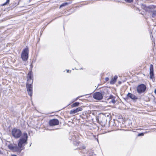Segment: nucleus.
<instances>
[{"instance_id":"27","label":"nucleus","mask_w":156,"mask_h":156,"mask_svg":"<svg viewBox=\"0 0 156 156\" xmlns=\"http://www.w3.org/2000/svg\"><path fill=\"white\" fill-rule=\"evenodd\" d=\"M68 71H69L68 70H67V72H68Z\"/></svg>"},{"instance_id":"1","label":"nucleus","mask_w":156,"mask_h":156,"mask_svg":"<svg viewBox=\"0 0 156 156\" xmlns=\"http://www.w3.org/2000/svg\"><path fill=\"white\" fill-rule=\"evenodd\" d=\"M27 88L28 94L31 97L32 95L33 87L32 84L33 83V73L31 70L27 75Z\"/></svg>"},{"instance_id":"8","label":"nucleus","mask_w":156,"mask_h":156,"mask_svg":"<svg viewBox=\"0 0 156 156\" xmlns=\"http://www.w3.org/2000/svg\"><path fill=\"white\" fill-rule=\"evenodd\" d=\"M58 120L56 119H53L50 120L49 121V124L51 126L57 125L59 124Z\"/></svg>"},{"instance_id":"25","label":"nucleus","mask_w":156,"mask_h":156,"mask_svg":"<svg viewBox=\"0 0 156 156\" xmlns=\"http://www.w3.org/2000/svg\"><path fill=\"white\" fill-rule=\"evenodd\" d=\"M30 66H31V67L32 68V64H31V65H30Z\"/></svg>"},{"instance_id":"6","label":"nucleus","mask_w":156,"mask_h":156,"mask_svg":"<svg viewBox=\"0 0 156 156\" xmlns=\"http://www.w3.org/2000/svg\"><path fill=\"white\" fill-rule=\"evenodd\" d=\"M146 86L144 84H141L138 85L136 88V90L139 94L144 92L146 90Z\"/></svg>"},{"instance_id":"5","label":"nucleus","mask_w":156,"mask_h":156,"mask_svg":"<svg viewBox=\"0 0 156 156\" xmlns=\"http://www.w3.org/2000/svg\"><path fill=\"white\" fill-rule=\"evenodd\" d=\"M8 147L9 149L13 152H20L21 151V150L19 149L16 145L11 144H9Z\"/></svg>"},{"instance_id":"18","label":"nucleus","mask_w":156,"mask_h":156,"mask_svg":"<svg viewBox=\"0 0 156 156\" xmlns=\"http://www.w3.org/2000/svg\"><path fill=\"white\" fill-rule=\"evenodd\" d=\"M125 1L128 3H131L132 2L133 0H124Z\"/></svg>"},{"instance_id":"26","label":"nucleus","mask_w":156,"mask_h":156,"mask_svg":"<svg viewBox=\"0 0 156 156\" xmlns=\"http://www.w3.org/2000/svg\"><path fill=\"white\" fill-rule=\"evenodd\" d=\"M2 154L1 151L0 150V154Z\"/></svg>"},{"instance_id":"10","label":"nucleus","mask_w":156,"mask_h":156,"mask_svg":"<svg viewBox=\"0 0 156 156\" xmlns=\"http://www.w3.org/2000/svg\"><path fill=\"white\" fill-rule=\"evenodd\" d=\"M82 110V108L81 107H79L75 109H73L71 110L70 112V114H75Z\"/></svg>"},{"instance_id":"13","label":"nucleus","mask_w":156,"mask_h":156,"mask_svg":"<svg viewBox=\"0 0 156 156\" xmlns=\"http://www.w3.org/2000/svg\"><path fill=\"white\" fill-rule=\"evenodd\" d=\"M118 78V76L115 75L113 78H112L110 81V83L112 84H114L116 81V80Z\"/></svg>"},{"instance_id":"22","label":"nucleus","mask_w":156,"mask_h":156,"mask_svg":"<svg viewBox=\"0 0 156 156\" xmlns=\"http://www.w3.org/2000/svg\"><path fill=\"white\" fill-rule=\"evenodd\" d=\"M82 148L83 149H85L86 148V147L85 146H83L82 147Z\"/></svg>"},{"instance_id":"14","label":"nucleus","mask_w":156,"mask_h":156,"mask_svg":"<svg viewBox=\"0 0 156 156\" xmlns=\"http://www.w3.org/2000/svg\"><path fill=\"white\" fill-rule=\"evenodd\" d=\"M80 104V103L78 102H76L75 103H74L72 105H71V107L72 108H73L74 107H76L78 106Z\"/></svg>"},{"instance_id":"12","label":"nucleus","mask_w":156,"mask_h":156,"mask_svg":"<svg viewBox=\"0 0 156 156\" xmlns=\"http://www.w3.org/2000/svg\"><path fill=\"white\" fill-rule=\"evenodd\" d=\"M127 97L128 98H129L134 100H136L138 99L136 96L131 93H128L127 95Z\"/></svg>"},{"instance_id":"17","label":"nucleus","mask_w":156,"mask_h":156,"mask_svg":"<svg viewBox=\"0 0 156 156\" xmlns=\"http://www.w3.org/2000/svg\"><path fill=\"white\" fill-rule=\"evenodd\" d=\"M9 0H6V1L5 3L3 4L2 5V6H4L8 4H9Z\"/></svg>"},{"instance_id":"19","label":"nucleus","mask_w":156,"mask_h":156,"mask_svg":"<svg viewBox=\"0 0 156 156\" xmlns=\"http://www.w3.org/2000/svg\"><path fill=\"white\" fill-rule=\"evenodd\" d=\"M144 133H139L138 134V136H144Z\"/></svg>"},{"instance_id":"3","label":"nucleus","mask_w":156,"mask_h":156,"mask_svg":"<svg viewBox=\"0 0 156 156\" xmlns=\"http://www.w3.org/2000/svg\"><path fill=\"white\" fill-rule=\"evenodd\" d=\"M12 135L16 138H19L22 135L21 131L16 128H14L12 130Z\"/></svg>"},{"instance_id":"7","label":"nucleus","mask_w":156,"mask_h":156,"mask_svg":"<svg viewBox=\"0 0 156 156\" xmlns=\"http://www.w3.org/2000/svg\"><path fill=\"white\" fill-rule=\"evenodd\" d=\"M94 98L98 100H100L102 99L103 96L101 93L97 92L94 93L93 95Z\"/></svg>"},{"instance_id":"15","label":"nucleus","mask_w":156,"mask_h":156,"mask_svg":"<svg viewBox=\"0 0 156 156\" xmlns=\"http://www.w3.org/2000/svg\"><path fill=\"white\" fill-rule=\"evenodd\" d=\"M69 4V2H64L63 3H62L61 5L60 6V8H61V7L66 6V5H68V4Z\"/></svg>"},{"instance_id":"24","label":"nucleus","mask_w":156,"mask_h":156,"mask_svg":"<svg viewBox=\"0 0 156 156\" xmlns=\"http://www.w3.org/2000/svg\"><path fill=\"white\" fill-rule=\"evenodd\" d=\"M154 93L156 94V89L154 90Z\"/></svg>"},{"instance_id":"4","label":"nucleus","mask_w":156,"mask_h":156,"mask_svg":"<svg viewBox=\"0 0 156 156\" xmlns=\"http://www.w3.org/2000/svg\"><path fill=\"white\" fill-rule=\"evenodd\" d=\"M28 49L27 48H25L23 49L21 54V58L24 61H27L28 57Z\"/></svg>"},{"instance_id":"16","label":"nucleus","mask_w":156,"mask_h":156,"mask_svg":"<svg viewBox=\"0 0 156 156\" xmlns=\"http://www.w3.org/2000/svg\"><path fill=\"white\" fill-rule=\"evenodd\" d=\"M152 12V16L153 18H155L156 17V11H151Z\"/></svg>"},{"instance_id":"23","label":"nucleus","mask_w":156,"mask_h":156,"mask_svg":"<svg viewBox=\"0 0 156 156\" xmlns=\"http://www.w3.org/2000/svg\"><path fill=\"white\" fill-rule=\"evenodd\" d=\"M11 156H17L15 154H12L11 155Z\"/></svg>"},{"instance_id":"21","label":"nucleus","mask_w":156,"mask_h":156,"mask_svg":"<svg viewBox=\"0 0 156 156\" xmlns=\"http://www.w3.org/2000/svg\"><path fill=\"white\" fill-rule=\"evenodd\" d=\"M105 80L106 81H107L109 80V78L108 77H106L105 78Z\"/></svg>"},{"instance_id":"2","label":"nucleus","mask_w":156,"mask_h":156,"mask_svg":"<svg viewBox=\"0 0 156 156\" xmlns=\"http://www.w3.org/2000/svg\"><path fill=\"white\" fill-rule=\"evenodd\" d=\"M28 138V136L27 133H24L21 137L19 140L18 147L21 151L24 149V146L26 144H27V140Z\"/></svg>"},{"instance_id":"20","label":"nucleus","mask_w":156,"mask_h":156,"mask_svg":"<svg viewBox=\"0 0 156 156\" xmlns=\"http://www.w3.org/2000/svg\"><path fill=\"white\" fill-rule=\"evenodd\" d=\"M79 98V97H77V98H76V99H74V101H77Z\"/></svg>"},{"instance_id":"9","label":"nucleus","mask_w":156,"mask_h":156,"mask_svg":"<svg viewBox=\"0 0 156 156\" xmlns=\"http://www.w3.org/2000/svg\"><path fill=\"white\" fill-rule=\"evenodd\" d=\"M154 76L153 65L152 64H151L150 66V77L151 79H153L154 78Z\"/></svg>"},{"instance_id":"11","label":"nucleus","mask_w":156,"mask_h":156,"mask_svg":"<svg viewBox=\"0 0 156 156\" xmlns=\"http://www.w3.org/2000/svg\"><path fill=\"white\" fill-rule=\"evenodd\" d=\"M115 98V97H114L111 95H110L109 97L107 99V100L108 101L109 100H111L109 101V103H110L112 102L113 104H115L116 102Z\"/></svg>"}]
</instances>
